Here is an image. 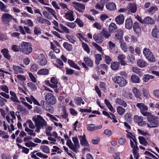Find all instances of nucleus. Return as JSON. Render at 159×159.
Instances as JSON below:
<instances>
[{"instance_id":"f257e3e1","label":"nucleus","mask_w":159,"mask_h":159,"mask_svg":"<svg viewBox=\"0 0 159 159\" xmlns=\"http://www.w3.org/2000/svg\"><path fill=\"white\" fill-rule=\"evenodd\" d=\"M32 120L34 122V125L30 120H27L26 123L29 128L34 129L35 128V132L36 133H39L41 129H43L47 126V121L40 115L33 116Z\"/></svg>"},{"instance_id":"f03ea898","label":"nucleus","mask_w":159,"mask_h":159,"mask_svg":"<svg viewBox=\"0 0 159 159\" xmlns=\"http://www.w3.org/2000/svg\"><path fill=\"white\" fill-rule=\"evenodd\" d=\"M147 116V119L149 124L147 123L148 127L154 128L157 126L158 124V120L157 118L154 116L149 112L146 115Z\"/></svg>"},{"instance_id":"7ed1b4c3","label":"nucleus","mask_w":159,"mask_h":159,"mask_svg":"<svg viewBox=\"0 0 159 159\" xmlns=\"http://www.w3.org/2000/svg\"><path fill=\"white\" fill-rule=\"evenodd\" d=\"M20 47L21 51L26 54H29L32 51L31 45L29 43L23 42L20 44Z\"/></svg>"},{"instance_id":"20e7f679","label":"nucleus","mask_w":159,"mask_h":159,"mask_svg":"<svg viewBox=\"0 0 159 159\" xmlns=\"http://www.w3.org/2000/svg\"><path fill=\"white\" fill-rule=\"evenodd\" d=\"M143 52L146 57L150 61L154 62L156 61L154 56L149 49L145 48L143 50Z\"/></svg>"},{"instance_id":"39448f33","label":"nucleus","mask_w":159,"mask_h":159,"mask_svg":"<svg viewBox=\"0 0 159 159\" xmlns=\"http://www.w3.org/2000/svg\"><path fill=\"white\" fill-rule=\"evenodd\" d=\"M112 79L116 83L118 84L121 87L125 86L128 83L125 78L120 76H116Z\"/></svg>"},{"instance_id":"423d86ee","label":"nucleus","mask_w":159,"mask_h":159,"mask_svg":"<svg viewBox=\"0 0 159 159\" xmlns=\"http://www.w3.org/2000/svg\"><path fill=\"white\" fill-rule=\"evenodd\" d=\"M44 98L45 100L50 105H54L56 102V98L52 93H49L46 94Z\"/></svg>"},{"instance_id":"0eeeda50","label":"nucleus","mask_w":159,"mask_h":159,"mask_svg":"<svg viewBox=\"0 0 159 159\" xmlns=\"http://www.w3.org/2000/svg\"><path fill=\"white\" fill-rule=\"evenodd\" d=\"M136 106L139 109L140 112L143 116H146V115L149 113L146 111L148 110V108L144 104L138 103L136 104Z\"/></svg>"},{"instance_id":"6e6552de","label":"nucleus","mask_w":159,"mask_h":159,"mask_svg":"<svg viewBox=\"0 0 159 159\" xmlns=\"http://www.w3.org/2000/svg\"><path fill=\"white\" fill-rule=\"evenodd\" d=\"M6 119L9 124H14L16 120L15 113L13 111H10L8 115L6 116Z\"/></svg>"},{"instance_id":"1a4fd4ad","label":"nucleus","mask_w":159,"mask_h":159,"mask_svg":"<svg viewBox=\"0 0 159 159\" xmlns=\"http://www.w3.org/2000/svg\"><path fill=\"white\" fill-rule=\"evenodd\" d=\"M41 106L46 111H49L51 113H53L54 112V108L51 105L48 103L44 100H42L40 102Z\"/></svg>"},{"instance_id":"9d476101","label":"nucleus","mask_w":159,"mask_h":159,"mask_svg":"<svg viewBox=\"0 0 159 159\" xmlns=\"http://www.w3.org/2000/svg\"><path fill=\"white\" fill-rule=\"evenodd\" d=\"M78 137L79 139L81 145L84 146L85 148L88 149L89 147V144L87 140L86 139V137L84 134L82 136L78 135Z\"/></svg>"},{"instance_id":"9b49d317","label":"nucleus","mask_w":159,"mask_h":159,"mask_svg":"<svg viewBox=\"0 0 159 159\" xmlns=\"http://www.w3.org/2000/svg\"><path fill=\"white\" fill-rule=\"evenodd\" d=\"M72 4L75 9L80 12H83L85 9V7L84 4L76 2H73Z\"/></svg>"},{"instance_id":"f8f14e48","label":"nucleus","mask_w":159,"mask_h":159,"mask_svg":"<svg viewBox=\"0 0 159 159\" xmlns=\"http://www.w3.org/2000/svg\"><path fill=\"white\" fill-rule=\"evenodd\" d=\"M60 26L61 30L59 29L58 25L54 26L53 28L56 30L60 33H65L67 34L70 33L69 29L66 27L64 26L63 24H60Z\"/></svg>"},{"instance_id":"ddd939ff","label":"nucleus","mask_w":159,"mask_h":159,"mask_svg":"<svg viewBox=\"0 0 159 159\" xmlns=\"http://www.w3.org/2000/svg\"><path fill=\"white\" fill-rule=\"evenodd\" d=\"M38 62L39 64L41 66L46 65L47 63V61L45 56L43 54H40L38 56Z\"/></svg>"},{"instance_id":"4468645a","label":"nucleus","mask_w":159,"mask_h":159,"mask_svg":"<svg viewBox=\"0 0 159 159\" xmlns=\"http://www.w3.org/2000/svg\"><path fill=\"white\" fill-rule=\"evenodd\" d=\"M127 11H128V14L131 13H135L137 11V7L136 5L132 3H130L127 7Z\"/></svg>"},{"instance_id":"2eb2a0df","label":"nucleus","mask_w":159,"mask_h":159,"mask_svg":"<svg viewBox=\"0 0 159 159\" xmlns=\"http://www.w3.org/2000/svg\"><path fill=\"white\" fill-rule=\"evenodd\" d=\"M1 18L3 22L7 23L12 19V16L9 14L4 13L2 15Z\"/></svg>"},{"instance_id":"dca6fc26","label":"nucleus","mask_w":159,"mask_h":159,"mask_svg":"<svg viewBox=\"0 0 159 159\" xmlns=\"http://www.w3.org/2000/svg\"><path fill=\"white\" fill-rule=\"evenodd\" d=\"M19 31L23 35H25L26 33L28 34L31 33V30L27 26H24L23 27L20 25L18 27Z\"/></svg>"},{"instance_id":"f3484780","label":"nucleus","mask_w":159,"mask_h":159,"mask_svg":"<svg viewBox=\"0 0 159 159\" xmlns=\"http://www.w3.org/2000/svg\"><path fill=\"white\" fill-rule=\"evenodd\" d=\"M66 144L69 148L73 152H78V148L79 147V146H76V145H74L71 141H69L67 142Z\"/></svg>"},{"instance_id":"a211bd4d","label":"nucleus","mask_w":159,"mask_h":159,"mask_svg":"<svg viewBox=\"0 0 159 159\" xmlns=\"http://www.w3.org/2000/svg\"><path fill=\"white\" fill-rule=\"evenodd\" d=\"M124 34L123 30L121 29H118L117 30V33L115 34L114 39L116 41L120 40L123 38Z\"/></svg>"},{"instance_id":"6ab92c4d","label":"nucleus","mask_w":159,"mask_h":159,"mask_svg":"<svg viewBox=\"0 0 159 159\" xmlns=\"http://www.w3.org/2000/svg\"><path fill=\"white\" fill-rule=\"evenodd\" d=\"M68 10V11L65 14L66 18L70 21H73L75 20L73 15V12L69 9Z\"/></svg>"},{"instance_id":"aec40b11","label":"nucleus","mask_w":159,"mask_h":159,"mask_svg":"<svg viewBox=\"0 0 159 159\" xmlns=\"http://www.w3.org/2000/svg\"><path fill=\"white\" fill-rule=\"evenodd\" d=\"M102 125H99L95 126L94 124H89L87 125V129L88 130L90 131L95 130L102 128Z\"/></svg>"},{"instance_id":"412c9836","label":"nucleus","mask_w":159,"mask_h":159,"mask_svg":"<svg viewBox=\"0 0 159 159\" xmlns=\"http://www.w3.org/2000/svg\"><path fill=\"white\" fill-rule=\"evenodd\" d=\"M125 56L123 54H120L118 55L117 60L121 65L124 66L127 65L125 61Z\"/></svg>"},{"instance_id":"4be33fe9","label":"nucleus","mask_w":159,"mask_h":159,"mask_svg":"<svg viewBox=\"0 0 159 159\" xmlns=\"http://www.w3.org/2000/svg\"><path fill=\"white\" fill-rule=\"evenodd\" d=\"M124 17L123 15L120 14L118 15L115 18V21L118 25H121L124 20Z\"/></svg>"},{"instance_id":"5701e85b","label":"nucleus","mask_w":159,"mask_h":159,"mask_svg":"<svg viewBox=\"0 0 159 159\" xmlns=\"http://www.w3.org/2000/svg\"><path fill=\"white\" fill-rule=\"evenodd\" d=\"M10 94L11 97H10L11 99L14 102L20 103V101L18 99L16 94L13 91H10Z\"/></svg>"},{"instance_id":"b1692460","label":"nucleus","mask_w":159,"mask_h":159,"mask_svg":"<svg viewBox=\"0 0 159 159\" xmlns=\"http://www.w3.org/2000/svg\"><path fill=\"white\" fill-rule=\"evenodd\" d=\"M144 23L147 24H154L155 23L154 19L150 16L145 17L143 20Z\"/></svg>"},{"instance_id":"393cba45","label":"nucleus","mask_w":159,"mask_h":159,"mask_svg":"<svg viewBox=\"0 0 159 159\" xmlns=\"http://www.w3.org/2000/svg\"><path fill=\"white\" fill-rule=\"evenodd\" d=\"M50 82L52 84V88L54 89L57 88L58 81L56 78L55 77H52L51 79Z\"/></svg>"},{"instance_id":"a878e982","label":"nucleus","mask_w":159,"mask_h":159,"mask_svg":"<svg viewBox=\"0 0 159 159\" xmlns=\"http://www.w3.org/2000/svg\"><path fill=\"white\" fill-rule=\"evenodd\" d=\"M133 26V21L131 19H127L125 20V27L128 29H131Z\"/></svg>"},{"instance_id":"bb28decb","label":"nucleus","mask_w":159,"mask_h":159,"mask_svg":"<svg viewBox=\"0 0 159 159\" xmlns=\"http://www.w3.org/2000/svg\"><path fill=\"white\" fill-rule=\"evenodd\" d=\"M13 69L16 74L23 73L25 71V70L19 66H13Z\"/></svg>"},{"instance_id":"cd10ccee","label":"nucleus","mask_w":159,"mask_h":159,"mask_svg":"<svg viewBox=\"0 0 159 159\" xmlns=\"http://www.w3.org/2000/svg\"><path fill=\"white\" fill-rule=\"evenodd\" d=\"M106 6L107 9L109 10H114L116 9V5L113 2L107 3Z\"/></svg>"},{"instance_id":"c85d7f7f","label":"nucleus","mask_w":159,"mask_h":159,"mask_svg":"<svg viewBox=\"0 0 159 159\" xmlns=\"http://www.w3.org/2000/svg\"><path fill=\"white\" fill-rule=\"evenodd\" d=\"M133 29L134 31L137 34H139L141 31V27L139 23L135 22L134 24Z\"/></svg>"},{"instance_id":"c756f323","label":"nucleus","mask_w":159,"mask_h":159,"mask_svg":"<svg viewBox=\"0 0 159 159\" xmlns=\"http://www.w3.org/2000/svg\"><path fill=\"white\" fill-rule=\"evenodd\" d=\"M16 77L17 79L18 82L21 85L24 84L23 82L26 80L25 76L23 75H18Z\"/></svg>"},{"instance_id":"7c9ffc66","label":"nucleus","mask_w":159,"mask_h":159,"mask_svg":"<svg viewBox=\"0 0 159 159\" xmlns=\"http://www.w3.org/2000/svg\"><path fill=\"white\" fill-rule=\"evenodd\" d=\"M36 156L40 157H42L44 158H47L48 157V155L46 154H44L41 152H38L36 153V155H33L31 156V157L34 159H36L37 158H39Z\"/></svg>"},{"instance_id":"2f4dec72","label":"nucleus","mask_w":159,"mask_h":159,"mask_svg":"<svg viewBox=\"0 0 159 159\" xmlns=\"http://www.w3.org/2000/svg\"><path fill=\"white\" fill-rule=\"evenodd\" d=\"M45 9L48 10L49 13L52 15L54 18L57 20V16L56 15V12L53 9L48 7H44Z\"/></svg>"},{"instance_id":"473e14b6","label":"nucleus","mask_w":159,"mask_h":159,"mask_svg":"<svg viewBox=\"0 0 159 159\" xmlns=\"http://www.w3.org/2000/svg\"><path fill=\"white\" fill-rule=\"evenodd\" d=\"M1 52L2 53L4 57L7 58L8 60L10 59L11 58V56L9 53V51L8 49L4 48L1 51Z\"/></svg>"},{"instance_id":"72a5a7b5","label":"nucleus","mask_w":159,"mask_h":159,"mask_svg":"<svg viewBox=\"0 0 159 159\" xmlns=\"http://www.w3.org/2000/svg\"><path fill=\"white\" fill-rule=\"evenodd\" d=\"M25 130L27 132V134L30 136L34 137L36 136V134L34 132V130L29 128L27 126L25 127Z\"/></svg>"},{"instance_id":"f704fd0d","label":"nucleus","mask_w":159,"mask_h":159,"mask_svg":"<svg viewBox=\"0 0 159 159\" xmlns=\"http://www.w3.org/2000/svg\"><path fill=\"white\" fill-rule=\"evenodd\" d=\"M138 66L141 68L144 67L147 65V63L143 59H139L137 62Z\"/></svg>"},{"instance_id":"c9c22d12","label":"nucleus","mask_w":159,"mask_h":159,"mask_svg":"<svg viewBox=\"0 0 159 159\" xmlns=\"http://www.w3.org/2000/svg\"><path fill=\"white\" fill-rule=\"evenodd\" d=\"M93 38L94 40L98 43H100L103 42L102 38L99 36L98 35L96 34H95L93 36Z\"/></svg>"},{"instance_id":"e433bc0d","label":"nucleus","mask_w":159,"mask_h":159,"mask_svg":"<svg viewBox=\"0 0 159 159\" xmlns=\"http://www.w3.org/2000/svg\"><path fill=\"white\" fill-rule=\"evenodd\" d=\"M49 70L47 68H42L39 70L37 73L38 75H46L49 73Z\"/></svg>"},{"instance_id":"4c0bfd02","label":"nucleus","mask_w":159,"mask_h":159,"mask_svg":"<svg viewBox=\"0 0 159 159\" xmlns=\"http://www.w3.org/2000/svg\"><path fill=\"white\" fill-rule=\"evenodd\" d=\"M152 36L155 38H159V31L158 29L156 26L153 29L152 31Z\"/></svg>"},{"instance_id":"58836bf2","label":"nucleus","mask_w":159,"mask_h":159,"mask_svg":"<svg viewBox=\"0 0 159 159\" xmlns=\"http://www.w3.org/2000/svg\"><path fill=\"white\" fill-rule=\"evenodd\" d=\"M67 62L69 65L71 67H73L79 70H80V67L72 61L69 59L68 60Z\"/></svg>"},{"instance_id":"ea45409f","label":"nucleus","mask_w":159,"mask_h":159,"mask_svg":"<svg viewBox=\"0 0 159 159\" xmlns=\"http://www.w3.org/2000/svg\"><path fill=\"white\" fill-rule=\"evenodd\" d=\"M110 32H109V31H108L107 30L103 29L101 31V34L105 38L107 39L111 36V34Z\"/></svg>"},{"instance_id":"a19ab883","label":"nucleus","mask_w":159,"mask_h":159,"mask_svg":"<svg viewBox=\"0 0 159 159\" xmlns=\"http://www.w3.org/2000/svg\"><path fill=\"white\" fill-rule=\"evenodd\" d=\"M76 36L82 42H83V40H84L86 42H88V41L85 37L84 35H83L80 33H78L76 34Z\"/></svg>"},{"instance_id":"79ce46f5","label":"nucleus","mask_w":159,"mask_h":159,"mask_svg":"<svg viewBox=\"0 0 159 159\" xmlns=\"http://www.w3.org/2000/svg\"><path fill=\"white\" fill-rule=\"evenodd\" d=\"M95 63L98 65L100 63V61L102 60V55L99 53L96 54L95 55Z\"/></svg>"},{"instance_id":"37998d69","label":"nucleus","mask_w":159,"mask_h":159,"mask_svg":"<svg viewBox=\"0 0 159 159\" xmlns=\"http://www.w3.org/2000/svg\"><path fill=\"white\" fill-rule=\"evenodd\" d=\"M158 10V8L156 6H151L148 10V12L151 15H153Z\"/></svg>"},{"instance_id":"c03bdc74","label":"nucleus","mask_w":159,"mask_h":159,"mask_svg":"<svg viewBox=\"0 0 159 159\" xmlns=\"http://www.w3.org/2000/svg\"><path fill=\"white\" fill-rule=\"evenodd\" d=\"M132 90L136 98H140L141 93L138 89L136 87H133Z\"/></svg>"},{"instance_id":"a18cd8bd","label":"nucleus","mask_w":159,"mask_h":159,"mask_svg":"<svg viewBox=\"0 0 159 159\" xmlns=\"http://www.w3.org/2000/svg\"><path fill=\"white\" fill-rule=\"evenodd\" d=\"M40 149L42 151L48 154L50 152V149L47 146L42 145L40 146Z\"/></svg>"},{"instance_id":"49530a36","label":"nucleus","mask_w":159,"mask_h":159,"mask_svg":"<svg viewBox=\"0 0 159 159\" xmlns=\"http://www.w3.org/2000/svg\"><path fill=\"white\" fill-rule=\"evenodd\" d=\"M120 66V63L117 61L112 62L111 64V68L113 70H117Z\"/></svg>"},{"instance_id":"de8ad7c7","label":"nucleus","mask_w":159,"mask_h":159,"mask_svg":"<svg viewBox=\"0 0 159 159\" xmlns=\"http://www.w3.org/2000/svg\"><path fill=\"white\" fill-rule=\"evenodd\" d=\"M116 102L117 104L121 105L125 107H126L127 106L126 103L120 99L117 98Z\"/></svg>"},{"instance_id":"09e8293b","label":"nucleus","mask_w":159,"mask_h":159,"mask_svg":"<svg viewBox=\"0 0 159 159\" xmlns=\"http://www.w3.org/2000/svg\"><path fill=\"white\" fill-rule=\"evenodd\" d=\"M84 61L88 66L92 67L93 65V62L90 58L88 57H86L84 58Z\"/></svg>"},{"instance_id":"8fccbe9b","label":"nucleus","mask_w":159,"mask_h":159,"mask_svg":"<svg viewBox=\"0 0 159 159\" xmlns=\"http://www.w3.org/2000/svg\"><path fill=\"white\" fill-rule=\"evenodd\" d=\"M17 108L18 111L21 112L22 114H25L28 113L27 109L20 105H18Z\"/></svg>"},{"instance_id":"3c124183","label":"nucleus","mask_w":159,"mask_h":159,"mask_svg":"<svg viewBox=\"0 0 159 159\" xmlns=\"http://www.w3.org/2000/svg\"><path fill=\"white\" fill-rule=\"evenodd\" d=\"M131 80L132 82L134 83H139V76L135 75H132L131 76Z\"/></svg>"},{"instance_id":"603ef678","label":"nucleus","mask_w":159,"mask_h":159,"mask_svg":"<svg viewBox=\"0 0 159 159\" xmlns=\"http://www.w3.org/2000/svg\"><path fill=\"white\" fill-rule=\"evenodd\" d=\"M139 143L145 146H147L148 143L143 137L139 136L138 138Z\"/></svg>"},{"instance_id":"864d4df0","label":"nucleus","mask_w":159,"mask_h":159,"mask_svg":"<svg viewBox=\"0 0 159 159\" xmlns=\"http://www.w3.org/2000/svg\"><path fill=\"white\" fill-rule=\"evenodd\" d=\"M120 47L122 51L125 52L127 51V47L125 42L123 41L120 40L119 42Z\"/></svg>"},{"instance_id":"5fc2aeb1","label":"nucleus","mask_w":159,"mask_h":159,"mask_svg":"<svg viewBox=\"0 0 159 159\" xmlns=\"http://www.w3.org/2000/svg\"><path fill=\"white\" fill-rule=\"evenodd\" d=\"M63 46L68 51H70L72 50V46L70 43L68 42H65L63 44Z\"/></svg>"},{"instance_id":"6e6d98bb","label":"nucleus","mask_w":159,"mask_h":159,"mask_svg":"<svg viewBox=\"0 0 159 159\" xmlns=\"http://www.w3.org/2000/svg\"><path fill=\"white\" fill-rule=\"evenodd\" d=\"M39 69V66L36 64L33 63L31 65L30 70L32 72H35L37 71Z\"/></svg>"},{"instance_id":"4d7b16f0","label":"nucleus","mask_w":159,"mask_h":159,"mask_svg":"<svg viewBox=\"0 0 159 159\" xmlns=\"http://www.w3.org/2000/svg\"><path fill=\"white\" fill-rule=\"evenodd\" d=\"M117 28L116 25L114 23H111L109 26L108 31L109 32H112Z\"/></svg>"},{"instance_id":"13d9d810","label":"nucleus","mask_w":159,"mask_h":159,"mask_svg":"<svg viewBox=\"0 0 159 159\" xmlns=\"http://www.w3.org/2000/svg\"><path fill=\"white\" fill-rule=\"evenodd\" d=\"M143 117L142 116H134V121L137 123L139 125L143 119Z\"/></svg>"},{"instance_id":"bf43d9fd","label":"nucleus","mask_w":159,"mask_h":159,"mask_svg":"<svg viewBox=\"0 0 159 159\" xmlns=\"http://www.w3.org/2000/svg\"><path fill=\"white\" fill-rule=\"evenodd\" d=\"M65 24L68 27L72 29H73L76 27V24L74 22H66Z\"/></svg>"},{"instance_id":"052dcab7","label":"nucleus","mask_w":159,"mask_h":159,"mask_svg":"<svg viewBox=\"0 0 159 159\" xmlns=\"http://www.w3.org/2000/svg\"><path fill=\"white\" fill-rule=\"evenodd\" d=\"M51 150L52 152H57L58 154H61L62 152V151L56 146H53Z\"/></svg>"},{"instance_id":"680f3d73","label":"nucleus","mask_w":159,"mask_h":159,"mask_svg":"<svg viewBox=\"0 0 159 159\" xmlns=\"http://www.w3.org/2000/svg\"><path fill=\"white\" fill-rule=\"evenodd\" d=\"M92 45L96 49L99 51V52L102 54H103V53L102 52V48L99 46L97 43H95L93 42L92 43Z\"/></svg>"},{"instance_id":"e2e57ef3","label":"nucleus","mask_w":159,"mask_h":159,"mask_svg":"<svg viewBox=\"0 0 159 159\" xmlns=\"http://www.w3.org/2000/svg\"><path fill=\"white\" fill-rule=\"evenodd\" d=\"M28 86L32 90H35L37 89V87L33 83L29 82L27 84Z\"/></svg>"},{"instance_id":"0e129e2a","label":"nucleus","mask_w":159,"mask_h":159,"mask_svg":"<svg viewBox=\"0 0 159 159\" xmlns=\"http://www.w3.org/2000/svg\"><path fill=\"white\" fill-rule=\"evenodd\" d=\"M0 136L2 137V138L5 139H8L9 138V136L8 135L7 133L0 130Z\"/></svg>"},{"instance_id":"69168bd1","label":"nucleus","mask_w":159,"mask_h":159,"mask_svg":"<svg viewBox=\"0 0 159 159\" xmlns=\"http://www.w3.org/2000/svg\"><path fill=\"white\" fill-rule=\"evenodd\" d=\"M130 146L133 148L132 151L133 153H136L137 152H138L139 148L138 145H136V144L133 143V144H131Z\"/></svg>"},{"instance_id":"338daca9","label":"nucleus","mask_w":159,"mask_h":159,"mask_svg":"<svg viewBox=\"0 0 159 159\" xmlns=\"http://www.w3.org/2000/svg\"><path fill=\"white\" fill-rule=\"evenodd\" d=\"M117 111L119 114L122 115L125 112V110L121 106H119L117 108Z\"/></svg>"},{"instance_id":"774afa93","label":"nucleus","mask_w":159,"mask_h":159,"mask_svg":"<svg viewBox=\"0 0 159 159\" xmlns=\"http://www.w3.org/2000/svg\"><path fill=\"white\" fill-rule=\"evenodd\" d=\"M82 45L84 49L87 53H89L90 52V49L88 46L84 43V42H82Z\"/></svg>"}]
</instances>
